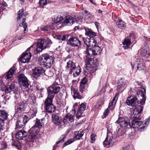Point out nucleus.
<instances>
[{
	"instance_id": "obj_5",
	"label": "nucleus",
	"mask_w": 150,
	"mask_h": 150,
	"mask_svg": "<svg viewBox=\"0 0 150 150\" xmlns=\"http://www.w3.org/2000/svg\"><path fill=\"white\" fill-rule=\"evenodd\" d=\"M52 43V41L49 39H40L38 40L36 50L38 52H40L43 49L50 47Z\"/></svg>"
},
{
	"instance_id": "obj_12",
	"label": "nucleus",
	"mask_w": 150,
	"mask_h": 150,
	"mask_svg": "<svg viewBox=\"0 0 150 150\" xmlns=\"http://www.w3.org/2000/svg\"><path fill=\"white\" fill-rule=\"evenodd\" d=\"M18 90V88L16 87L14 83L11 82L9 83L7 86L5 87L3 91H4L6 93H14Z\"/></svg>"
},
{
	"instance_id": "obj_8",
	"label": "nucleus",
	"mask_w": 150,
	"mask_h": 150,
	"mask_svg": "<svg viewBox=\"0 0 150 150\" xmlns=\"http://www.w3.org/2000/svg\"><path fill=\"white\" fill-rule=\"evenodd\" d=\"M67 44L72 47L78 49L81 47V41L77 38L72 37L70 38L67 42Z\"/></svg>"
},
{
	"instance_id": "obj_61",
	"label": "nucleus",
	"mask_w": 150,
	"mask_h": 150,
	"mask_svg": "<svg viewBox=\"0 0 150 150\" xmlns=\"http://www.w3.org/2000/svg\"><path fill=\"white\" fill-rule=\"evenodd\" d=\"M129 39L131 38H132L134 39L135 38V36L134 35V34L133 33H130L129 34Z\"/></svg>"
},
{
	"instance_id": "obj_56",
	"label": "nucleus",
	"mask_w": 150,
	"mask_h": 150,
	"mask_svg": "<svg viewBox=\"0 0 150 150\" xmlns=\"http://www.w3.org/2000/svg\"><path fill=\"white\" fill-rule=\"evenodd\" d=\"M86 79L85 78H83L82 80L80 82V84H83L85 85V84L86 83Z\"/></svg>"
},
{
	"instance_id": "obj_41",
	"label": "nucleus",
	"mask_w": 150,
	"mask_h": 150,
	"mask_svg": "<svg viewBox=\"0 0 150 150\" xmlns=\"http://www.w3.org/2000/svg\"><path fill=\"white\" fill-rule=\"evenodd\" d=\"M26 19L25 18H23V23H22V25L23 26L24 30V33H27V24L26 22L25 21Z\"/></svg>"
},
{
	"instance_id": "obj_42",
	"label": "nucleus",
	"mask_w": 150,
	"mask_h": 150,
	"mask_svg": "<svg viewBox=\"0 0 150 150\" xmlns=\"http://www.w3.org/2000/svg\"><path fill=\"white\" fill-rule=\"evenodd\" d=\"M141 54L142 56L148 58L149 56V53L146 50H144L141 52Z\"/></svg>"
},
{
	"instance_id": "obj_11",
	"label": "nucleus",
	"mask_w": 150,
	"mask_h": 150,
	"mask_svg": "<svg viewBox=\"0 0 150 150\" xmlns=\"http://www.w3.org/2000/svg\"><path fill=\"white\" fill-rule=\"evenodd\" d=\"M89 56H86V60L88 62L87 63L88 64L90 65L89 67H87L86 69L89 72V73L92 74L96 72L97 69L95 67L92 66V65L93 64V58Z\"/></svg>"
},
{
	"instance_id": "obj_44",
	"label": "nucleus",
	"mask_w": 150,
	"mask_h": 150,
	"mask_svg": "<svg viewBox=\"0 0 150 150\" xmlns=\"http://www.w3.org/2000/svg\"><path fill=\"white\" fill-rule=\"evenodd\" d=\"M12 145L13 146H15L17 149H19L21 146V144L20 142L18 141L13 142Z\"/></svg>"
},
{
	"instance_id": "obj_32",
	"label": "nucleus",
	"mask_w": 150,
	"mask_h": 150,
	"mask_svg": "<svg viewBox=\"0 0 150 150\" xmlns=\"http://www.w3.org/2000/svg\"><path fill=\"white\" fill-rule=\"evenodd\" d=\"M25 125L24 122L21 121V120L19 118L16 121V128L18 129L21 128H23Z\"/></svg>"
},
{
	"instance_id": "obj_63",
	"label": "nucleus",
	"mask_w": 150,
	"mask_h": 150,
	"mask_svg": "<svg viewBox=\"0 0 150 150\" xmlns=\"http://www.w3.org/2000/svg\"><path fill=\"white\" fill-rule=\"evenodd\" d=\"M95 25L97 29H98L100 25L99 23L98 22H95Z\"/></svg>"
},
{
	"instance_id": "obj_43",
	"label": "nucleus",
	"mask_w": 150,
	"mask_h": 150,
	"mask_svg": "<svg viewBox=\"0 0 150 150\" xmlns=\"http://www.w3.org/2000/svg\"><path fill=\"white\" fill-rule=\"evenodd\" d=\"M45 72L44 73L46 75L48 76H51L53 75V73L51 71L50 69H47L46 70H45Z\"/></svg>"
},
{
	"instance_id": "obj_30",
	"label": "nucleus",
	"mask_w": 150,
	"mask_h": 150,
	"mask_svg": "<svg viewBox=\"0 0 150 150\" xmlns=\"http://www.w3.org/2000/svg\"><path fill=\"white\" fill-rule=\"evenodd\" d=\"M84 132L82 130L80 129L74 132L75 137L78 139H80L83 135Z\"/></svg>"
},
{
	"instance_id": "obj_52",
	"label": "nucleus",
	"mask_w": 150,
	"mask_h": 150,
	"mask_svg": "<svg viewBox=\"0 0 150 150\" xmlns=\"http://www.w3.org/2000/svg\"><path fill=\"white\" fill-rule=\"evenodd\" d=\"M29 99L30 102L31 104H34L36 102L35 98L34 96H30Z\"/></svg>"
},
{
	"instance_id": "obj_9",
	"label": "nucleus",
	"mask_w": 150,
	"mask_h": 150,
	"mask_svg": "<svg viewBox=\"0 0 150 150\" xmlns=\"http://www.w3.org/2000/svg\"><path fill=\"white\" fill-rule=\"evenodd\" d=\"M18 83L21 87L28 88L29 85L27 78L23 74L19 75Z\"/></svg>"
},
{
	"instance_id": "obj_15",
	"label": "nucleus",
	"mask_w": 150,
	"mask_h": 150,
	"mask_svg": "<svg viewBox=\"0 0 150 150\" xmlns=\"http://www.w3.org/2000/svg\"><path fill=\"white\" fill-rule=\"evenodd\" d=\"M45 72V70L43 69L42 67L40 66L37 67L33 70L32 76L35 78H37L41 74H44Z\"/></svg>"
},
{
	"instance_id": "obj_16",
	"label": "nucleus",
	"mask_w": 150,
	"mask_h": 150,
	"mask_svg": "<svg viewBox=\"0 0 150 150\" xmlns=\"http://www.w3.org/2000/svg\"><path fill=\"white\" fill-rule=\"evenodd\" d=\"M81 71V69L80 67L78 65L70 70L69 74H72L74 77H76L79 75Z\"/></svg>"
},
{
	"instance_id": "obj_55",
	"label": "nucleus",
	"mask_w": 150,
	"mask_h": 150,
	"mask_svg": "<svg viewBox=\"0 0 150 150\" xmlns=\"http://www.w3.org/2000/svg\"><path fill=\"white\" fill-rule=\"evenodd\" d=\"M95 135L94 134H92L91 136V140L90 142L91 143H93L95 141Z\"/></svg>"
},
{
	"instance_id": "obj_10",
	"label": "nucleus",
	"mask_w": 150,
	"mask_h": 150,
	"mask_svg": "<svg viewBox=\"0 0 150 150\" xmlns=\"http://www.w3.org/2000/svg\"><path fill=\"white\" fill-rule=\"evenodd\" d=\"M31 46L30 47L28 48L27 50L24 53H23L21 57V61L22 63H25L28 62L31 57V54L29 52V50L32 47Z\"/></svg>"
},
{
	"instance_id": "obj_36",
	"label": "nucleus",
	"mask_w": 150,
	"mask_h": 150,
	"mask_svg": "<svg viewBox=\"0 0 150 150\" xmlns=\"http://www.w3.org/2000/svg\"><path fill=\"white\" fill-rule=\"evenodd\" d=\"M76 65L75 63L71 60L69 61L67 63V68L71 70L75 67Z\"/></svg>"
},
{
	"instance_id": "obj_48",
	"label": "nucleus",
	"mask_w": 150,
	"mask_h": 150,
	"mask_svg": "<svg viewBox=\"0 0 150 150\" xmlns=\"http://www.w3.org/2000/svg\"><path fill=\"white\" fill-rule=\"evenodd\" d=\"M74 140L73 139H70L64 143L63 145V147H64L66 146L69 145L74 142Z\"/></svg>"
},
{
	"instance_id": "obj_60",
	"label": "nucleus",
	"mask_w": 150,
	"mask_h": 150,
	"mask_svg": "<svg viewBox=\"0 0 150 150\" xmlns=\"http://www.w3.org/2000/svg\"><path fill=\"white\" fill-rule=\"evenodd\" d=\"M4 120L0 118V125H4Z\"/></svg>"
},
{
	"instance_id": "obj_33",
	"label": "nucleus",
	"mask_w": 150,
	"mask_h": 150,
	"mask_svg": "<svg viewBox=\"0 0 150 150\" xmlns=\"http://www.w3.org/2000/svg\"><path fill=\"white\" fill-rule=\"evenodd\" d=\"M74 113L75 112L72 114L69 113L66 115L65 117V119L68 121H69L71 122H72L74 120L73 117Z\"/></svg>"
},
{
	"instance_id": "obj_59",
	"label": "nucleus",
	"mask_w": 150,
	"mask_h": 150,
	"mask_svg": "<svg viewBox=\"0 0 150 150\" xmlns=\"http://www.w3.org/2000/svg\"><path fill=\"white\" fill-rule=\"evenodd\" d=\"M85 12L86 13V14L88 15V17L89 18H92L93 17V15L92 14H90V13H88V12L87 11H85ZM87 15L88 16V15Z\"/></svg>"
},
{
	"instance_id": "obj_54",
	"label": "nucleus",
	"mask_w": 150,
	"mask_h": 150,
	"mask_svg": "<svg viewBox=\"0 0 150 150\" xmlns=\"http://www.w3.org/2000/svg\"><path fill=\"white\" fill-rule=\"evenodd\" d=\"M83 112L82 111L78 110L76 115L77 118L79 119L82 115Z\"/></svg>"
},
{
	"instance_id": "obj_31",
	"label": "nucleus",
	"mask_w": 150,
	"mask_h": 150,
	"mask_svg": "<svg viewBox=\"0 0 150 150\" xmlns=\"http://www.w3.org/2000/svg\"><path fill=\"white\" fill-rule=\"evenodd\" d=\"M131 41L129 39L125 38L123 42V47L124 49H128L129 47V46L131 45Z\"/></svg>"
},
{
	"instance_id": "obj_46",
	"label": "nucleus",
	"mask_w": 150,
	"mask_h": 150,
	"mask_svg": "<svg viewBox=\"0 0 150 150\" xmlns=\"http://www.w3.org/2000/svg\"><path fill=\"white\" fill-rule=\"evenodd\" d=\"M117 83H118L123 86H124L126 84V82L125 81V79L123 78L119 79Z\"/></svg>"
},
{
	"instance_id": "obj_34",
	"label": "nucleus",
	"mask_w": 150,
	"mask_h": 150,
	"mask_svg": "<svg viewBox=\"0 0 150 150\" xmlns=\"http://www.w3.org/2000/svg\"><path fill=\"white\" fill-rule=\"evenodd\" d=\"M88 47L86 48V52L87 54V56H89V57H92L93 55H95L94 52L93 51V49L91 47Z\"/></svg>"
},
{
	"instance_id": "obj_47",
	"label": "nucleus",
	"mask_w": 150,
	"mask_h": 150,
	"mask_svg": "<svg viewBox=\"0 0 150 150\" xmlns=\"http://www.w3.org/2000/svg\"><path fill=\"white\" fill-rule=\"evenodd\" d=\"M41 30L43 31H47L50 30V28L48 26H43L40 28Z\"/></svg>"
},
{
	"instance_id": "obj_24",
	"label": "nucleus",
	"mask_w": 150,
	"mask_h": 150,
	"mask_svg": "<svg viewBox=\"0 0 150 150\" xmlns=\"http://www.w3.org/2000/svg\"><path fill=\"white\" fill-rule=\"evenodd\" d=\"M84 30L86 32V35H88L90 38H93V37L96 36V33L91 29L85 27L84 28Z\"/></svg>"
},
{
	"instance_id": "obj_20",
	"label": "nucleus",
	"mask_w": 150,
	"mask_h": 150,
	"mask_svg": "<svg viewBox=\"0 0 150 150\" xmlns=\"http://www.w3.org/2000/svg\"><path fill=\"white\" fill-rule=\"evenodd\" d=\"M96 41L95 42H94L95 45L93 44L92 46H91V47H92L93 51H94L95 55L98 54L100 53L101 52V50L100 47L97 45Z\"/></svg>"
},
{
	"instance_id": "obj_21",
	"label": "nucleus",
	"mask_w": 150,
	"mask_h": 150,
	"mask_svg": "<svg viewBox=\"0 0 150 150\" xmlns=\"http://www.w3.org/2000/svg\"><path fill=\"white\" fill-rule=\"evenodd\" d=\"M117 26L121 30H124L126 27V23L122 20L118 19L115 22Z\"/></svg>"
},
{
	"instance_id": "obj_25",
	"label": "nucleus",
	"mask_w": 150,
	"mask_h": 150,
	"mask_svg": "<svg viewBox=\"0 0 150 150\" xmlns=\"http://www.w3.org/2000/svg\"><path fill=\"white\" fill-rule=\"evenodd\" d=\"M118 94H116L115 97L113 99L112 101L109 103L108 107V108L109 109H110L111 110L113 109L116 102V100L117 99V96L118 97Z\"/></svg>"
},
{
	"instance_id": "obj_6",
	"label": "nucleus",
	"mask_w": 150,
	"mask_h": 150,
	"mask_svg": "<svg viewBox=\"0 0 150 150\" xmlns=\"http://www.w3.org/2000/svg\"><path fill=\"white\" fill-rule=\"evenodd\" d=\"M144 89V90H139L137 92V97L138 99V103L141 105H144L145 103L146 99L145 96L146 90L142 85H141L140 87H138Z\"/></svg>"
},
{
	"instance_id": "obj_45",
	"label": "nucleus",
	"mask_w": 150,
	"mask_h": 150,
	"mask_svg": "<svg viewBox=\"0 0 150 150\" xmlns=\"http://www.w3.org/2000/svg\"><path fill=\"white\" fill-rule=\"evenodd\" d=\"M86 108V105L84 103H82L80 105V106L78 108V110L83 112Z\"/></svg>"
},
{
	"instance_id": "obj_57",
	"label": "nucleus",
	"mask_w": 150,
	"mask_h": 150,
	"mask_svg": "<svg viewBox=\"0 0 150 150\" xmlns=\"http://www.w3.org/2000/svg\"><path fill=\"white\" fill-rule=\"evenodd\" d=\"M69 35H64L63 36L61 40H65L68 39Z\"/></svg>"
},
{
	"instance_id": "obj_35",
	"label": "nucleus",
	"mask_w": 150,
	"mask_h": 150,
	"mask_svg": "<svg viewBox=\"0 0 150 150\" xmlns=\"http://www.w3.org/2000/svg\"><path fill=\"white\" fill-rule=\"evenodd\" d=\"M64 18L63 17L61 16H55L54 19V23L55 24L59 23L62 21Z\"/></svg>"
},
{
	"instance_id": "obj_38",
	"label": "nucleus",
	"mask_w": 150,
	"mask_h": 150,
	"mask_svg": "<svg viewBox=\"0 0 150 150\" xmlns=\"http://www.w3.org/2000/svg\"><path fill=\"white\" fill-rule=\"evenodd\" d=\"M0 116L4 118L5 120H6L8 118V113L4 110H0Z\"/></svg>"
},
{
	"instance_id": "obj_64",
	"label": "nucleus",
	"mask_w": 150,
	"mask_h": 150,
	"mask_svg": "<svg viewBox=\"0 0 150 150\" xmlns=\"http://www.w3.org/2000/svg\"><path fill=\"white\" fill-rule=\"evenodd\" d=\"M2 146H4L3 147L4 148H6L7 147V145L5 143H3V144H2Z\"/></svg>"
},
{
	"instance_id": "obj_49",
	"label": "nucleus",
	"mask_w": 150,
	"mask_h": 150,
	"mask_svg": "<svg viewBox=\"0 0 150 150\" xmlns=\"http://www.w3.org/2000/svg\"><path fill=\"white\" fill-rule=\"evenodd\" d=\"M110 110L108 108L106 109L103 112V115L102 116L103 118H105L108 115L109 112Z\"/></svg>"
},
{
	"instance_id": "obj_22",
	"label": "nucleus",
	"mask_w": 150,
	"mask_h": 150,
	"mask_svg": "<svg viewBox=\"0 0 150 150\" xmlns=\"http://www.w3.org/2000/svg\"><path fill=\"white\" fill-rule=\"evenodd\" d=\"M27 135V132L24 130L20 131L16 134V139L19 140H22L23 138L25 137Z\"/></svg>"
},
{
	"instance_id": "obj_50",
	"label": "nucleus",
	"mask_w": 150,
	"mask_h": 150,
	"mask_svg": "<svg viewBox=\"0 0 150 150\" xmlns=\"http://www.w3.org/2000/svg\"><path fill=\"white\" fill-rule=\"evenodd\" d=\"M116 132L118 136H122L123 133L122 130L119 127H117L116 129Z\"/></svg>"
},
{
	"instance_id": "obj_39",
	"label": "nucleus",
	"mask_w": 150,
	"mask_h": 150,
	"mask_svg": "<svg viewBox=\"0 0 150 150\" xmlns=\"http://www.w3.org/2000/svg\"><path fill=\"white\" fill-rule=\"evenodd\" d=\"M19 118L21 120V121H22L24 122L25 125L29 120L28 117L25 115H23L19 117Z\"/></svg>"
},
{
	"instance_id": "obj_26",
	"label": "nucleus",
	"mask_w": 150,
	"mask_h": 150,
	"mask_svg": "<svg viewBox=\"0 0 150 150\" xmlns=\"http://www.w3.org/2000/svg\"><path fill=\"white\" fill-rule=\"evenodd\" d=\"M44 108L46 112L49 113L54 112L55 110V107L53 104L44 106Z\"/></svg>"
},
{
	"instance_id": "obj_4",
	"label": "nucleus",
	"mask_w": 150,
	"mask_h": 150,
	"mask_svg": "<svg viewBox=\"0 0 150 150\" xmlns=\"http://www.w3.org/2000/svg\"><path fill=\"white\" fill-rule=\"evenodd\" d=\"M59 79H57L52 85L47 89V94L50 96L53 97L55 96V94L58 93L61 90V88L59 86Z\"/></svg>"
},
{
	"instance_id": "obj_37",
	"label": "nucleus",
	"mask_w": 150,
	"mask_h": 150,
	"mask_svg": "<svg viewBox=\"0 0 150 150\" xmlns=\"http://www.w3.org/2000/svg\"><path fill=\"white\" fill-rule=\"evenodd\" d=\"M25 104L23 103H21L17 107H15V109L17 110L18 112L22 111L25 109Z\"/></svg>"
},
{
	"instance_id": "obj_7",
	"label": "nucleus",
	"mask_w": 150,
	"mask_h": 150,
	"mask_svg": "<svg viewBox=\"0 0 150 150\" xmlns=\"http://www.w3.org/2000/svg\"><path fill=\"white\" fill-rule=\"evenodd\" d=\"M107 131V136L103 144L104 147L108 148L112 145L115 141V139L113 137L112 133L109 131L108 128Z\"/></svg>"
},
{
	"instance_id": "obj_17",
	"label": "nucleus",
	"mask_w": 150,
	"mask_h": 150,
	"mask_svg": "<svg viewBox=\"0 0 150 150\" xmlns=\"http://www.w3.org/2000/svg\"><path fill=\"white\" fill-rule=\"evenodd\" d=\"M52 120L55 125H58L60 124L61 119L57 113H53L52 114Z\"/></svg>"
},
{
	"instance_id": "obj_3",
	"label": "nucleus",
	"mask_w": 150,
	"mask_h": 150,
	"mask_svg": "<svg viewBox=\"0 0 150 150\" xmlns=\"http://www.w3.org/2000/svg\"><path fill=\"white\" fill-rule=\"evenodd\" d=\"M54 59L52 56L47 54H44L40 56L39 62L40 65H44L47 68H50L52 65Z\"/></svg>"
},
{
	"instance_id": "obj_2",
	"label": "nucleus",
	"mask_w": 150,
	"mask_h": 150,
	"mask_svg": "<svg viewBox=\"0 0 150 150\" xmlns=\"http://www.w3.org/2000/svg\"><path fill=\"white\" fill-rule=\"evenodd\" d=\"M45 120V118H43L40 119H36L35 124L33 127H32L30 130V133L28 135V141L34 142H36L38 139L37 133L36 132V130H34V128H41L43 125V121Z\"/></svg>"
},
{
	"instance_id": "obj_23",
	"label": "nucleus",
	"mask_w": 150,
	"mask_h": 150,
	"mask_svg": "<svg viewBox=\"0 0 150 150\" xmlns=\"http://www.w3.org/2000/svg\"><path fill=\"white\" fill-rule=\"evenodd\" d=\"M134 67H136L137 70H141L145 69V65L142 61L137 62L134 64Z\"/></svg>"
},
{
	"instance_id": "obj_1",
	"label": "nucleus",
	"mask_w": 150,
	"mask_h": 150,
	"mask_svg": "<svg viewBox=\"0 0 150 150\" xmlns=\"http://www.w3.org/2000/svg\"><path fill=\"white\" fill-rule=\"evenodd\" d=\"M143 109V107L138 105L134 111L133 115L129 120L127 117H119L115 123L119 124L121 127L124 128L128 126L134 128H138L139 130L142 131L145 128L146 126L143 124L142 121H140L139 118Z\"/></svg>"
},
{
	"instance_id": "obj_62",
	"label": "nucleus",
	"mask_w": 150,
	"mask_h": 150,
	"mask_svg": "<svg viewBox=\"0 0 150 150\" xmlns=\"http://www.w3.org/2000/svg\"><path fill=\"white\" fill-rule=\"evenodd\" d=\"M149 119L148 118L145 120L144 124L145 125H147L149 124Z\"/></svg>"
},
{
	"instance_id": "obj_27",
	"label": "nucleus",
	"mask_w": 150,
	"mask_h": 150,
	"mask_svg": "<svg viewBox=\"0 0 150 150\" xmlns=\"http://www.w3.org/2000/svg\"><path fill=\"white\" fill-rule=\"evenodd\" d=\"M71 92L72 93H73V97L74 99H81L83 98L82 96L79 94L77 89L75 88L73 89L72 90Z\"/></svg>"
},
{
	"instance_id": "obj_18",
	"label": "nucleus",
	"mask_w": 150,
	"mask_h": 150,
	"mask_svg": "<svg viewBox=\"0 0 150 150\" xmlns=\"http://www.w3.org/2000/svg\"><path fill=\"white\" fill-rule=\"evenodd\" d=\"M83 40L84 44L86 45V48L92 46L93 44L95 45L94 42H95L96 40L93 38H83Z\"/></svg>"
},
{
	"instance_id": "obj_19",
	"label": "nucleus",
	"mask_w": 150,
	"mask_h": 150,
	"mask_svg": "<svg viewBox=\"0 0 150 150\" xmlns=\"http://www.w3.org/2000/svg\"><path fill=\"white\" fill-rule=\"evenodd\" d=\"M16 65L14 64L13 66L11 68L8 72L6 74L5 77H6L7 79H9L11 78L13 75L16 72Z\"/></svg>"
},
{
	"instance_id": "obj_28",
	"label": "nucleus",
	"mask_w": 150,
	"mask_h": 150,
	"mask_svg": "<svg viewBox=\"0 0 150 150\" xmlns=\"http://www.w3.org/2000/svg\"><path fill=\"white\" fill-rule=\"evenodd\" d=\"M48 94V96L47 98L45 99V101L44 106H47L52 105V100L54 98V97H51L50 96L49 94Z\"/></svg>"
},
{
	"instance_id": "obj_14",
	"label": "nucleus",
	"mask_w": 150,
	"mask_h": 150,
	"mask_svg": "<svg viewBox=\"0 0 150 150\" xmlns=\"http://www.w3.org/2000/svg\"><path fill=\"white\" fill-rule=\"evenodd\" d=\"M78 20L79 19L77 17L76 18H74L71 16H68L65 17L64 23L65 25H69L75 22L77 23Z\"/></svg>"
},
{
	"instance_id": "obj_13",
	"label": "nucleus",
	"mask_w": 150,
	"mask_h": 150,
	"mask_svg": "<svg viewBox=\"0 0 150 150\" xmlns=\"http://www.w3.org/2000/svg\"><path fill=\"white\" fill-rule=\"evenodd\" d=\"M138 99L134 96H131L127 98L126 103L127 105L131 106L137 107V103L138 104Z\"/></svg>"
},
{
	"instance_id": "obj_40",
	"label": "nucleus",
	"mask_w": 150,
	"mask_h": 150,
	"mask_svg": "<svg viewBox=\"0 0 150 150\" xmlns=\"http://www.w3.org/2000/svg\"><path fill=\"white\" fill-rule=\"evenodd\" d=\"M61 137L62 138V139L61 140L57 142L56 143V145H55L54 146V147H53V149L54 150L56 149V148L57 146V144H59V143L60 142L62 143L64 142V139L66 138V136L65 134L62 135Z\"/></svg>"
},
{
	"instance_id": "obj_51",
	"label": "nucleus",
	"mask_w": 150,
	"mask_h": 150,
	"mask_svg": "<svg viewBox=\"0 0 150 150\" xmlns=\"http://www.w3.org/2000/svg\"><path fill=\"white\" fill-rule=\"evenodd\" d=\"M39 3L41 6H43L47 3V0H40Z\"/></svg>"
},
{
	"instance_id": "obj_53",
	"label": "nucleus",
	"mask_w": 150,
	"mask_h": 150,
	"mask_svg": "<svg viewBox=\"0 0 150 150\" xmlns=\"http://www.w3.org/2000/svg\"><path fill=\"white\" fill-rule=\"evenodd\" d=\"M85 88V85L83 84H80V85L79 86V90L80 91L81 93H82L84 91Z\"/></svg>"
},
{
	"instance_id": "obj_29",
	"label": "nucleus",
	"mask_w": 150,
	"mask_h": 150,
	"mask_svg": "<svg viewBox=\"0 0 150 150\" xmlns=\"http://www.w3.org/2000/svg\"><path fill=\"white\" fill-rule=\"evenodd\" d=\"M24 10L23 9H21L18 13V17L17 18V21H19L23 16H25L28 14V13L25 12L24 13Z\"/></svg>"
},
{
	"instance_id": "obj_58",
	"label": "nucleus",
	"mask_w": 150,
	"mask_h": 150,
	"mask_svg": "<svg viewBox=\"0 0 150 150\" xmlns=\"http://www.w3.org/2000/svg\"><path fill=\"white\" fill-rule=\"evenodd\" d=\"M117 83V91H118L119 90H120L122 87H123L124 86L121 85V84H119L118 83Z\"/></svg>"
}]
</instances>
